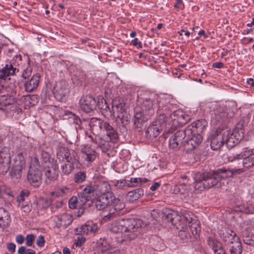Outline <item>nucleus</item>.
<instances>
[{"mask_svg": "<svg viewBox=\"0 0 254 254\" xmlns=\"http://www.w3.org/2000/svg\"><path fill=\"white\" fill-rule=\"evenodd\" d=\"M187 228V230H183V229H181L178 234L179 237L180 238L181 240L183 241V242L186 243L188 242H194L195 239H193V237L191 235V234L188 231V228Z\"/></svg>", "mask_w": 254, "mask_h": 254, "instance_id": "obj_42", "label": "nucleus"}, {"mask_svg": "<svg viewBox=\"0 0 254 254\" xmlns=\"http://www.w3.org/2000/svg\"><path fill=\"white\" fill-rule=\"evenodd\" d=\"M15 245L13 243H9L7 244V249L11 253H14L15 251Z\"/></svg>", "mask_w": 254, "mask_h": 254, "instance_id": "obj_59", "label": "nucleus"}, {"mask_svg": "<svg viewBox=\"0 0 254 254\" xmlns=\"http://www.w3.org/2000/svg\"><path fill=\"white\" fill-rule=\"evenodd\" d=\"M189 133L187 128L177 130L170 137L169 141V148L172 149H180L184 148L185 141L184 140L187 137V134Z\"/></svg>", "mask_w": 254, "mask_h": 254, "instance_id": "obj_10", "label": "nucleus"}, {"mask_svg": "<svg viewBox=\"0 0 254 254\" xmlns=\"http://www.w3.org/2000/svg\"><path fill=\"white\" fill-rule=\"evenodd\" d=\"M160 96L149 92H144L137 96V101L140 105L141 111L151 116L154 113V109L159 102Z\"/></svg>", "mask_w": 254, "mask_h": 254, "instance_id": "obj_5", "label": "nucleus"}, {"mask_svg": "<svg viewBox=\"0 0 254 254\" xmlns=\"http://www.w3.org/2000/svg\"><path fill=\"white\" fill-rule=\"evenodd\" d=\"M98 228L96 224H93L92 225H89V233H95L98 231Z\"/></svg>", "mask_w": 254, "mask_h": 254, "instance_id": "obj_61", "label": "nucleus"}, {"mask_svg": "<svg viewBox=\"0 0 254 254\" xmlns=\"http://www.w3.org/2000/svg\"><path fill=\"white\" fill-rule=\"evenodd\" d=\"M244 154V149L239 154H229L227 157L228 161L231 162H236L237 165V167L239 168H241V167H238V163H242V160H243L245 157Z\"/></svg>", "mask_w": 254, "mask_h": 254, "instance_id": "obj_41", "label": "nucleus"}, {"mask_svg": "<svg viewBox=\"0 0 254 254\" xmlns=\"http://www.w3.org/2000/svg\"><path fill=\"white\" fill-rule=\"evenodd\" d=\"M224 132L228 133L225 137V144L228 148H233L237 145L243 138V135L241 132L239 133L233 131L232 132L229 130H224Z\"/></svg>", "mask_w": 254, "mask_h": 254, "instance_id": "obj_23", "label": "nucleus"}, {"mask_svg": "<svg viewBox=\"0 0 254 254\" xmlns=\"http://www.w3.org/2000/svg\"><path fill=\"white\" fill-rule=\"evenodd\" d=\"M164 216L168 222H171L175 226L177 229H180V221L179 217L176 215V212L172 210H166L164 213Z\"/></svg>", "mask_w": 254, "mask_h": 254, "instance_id": "obj_33", "label": "nucleus"}, {"mask_svg": "<svg viewBox=\"0 0 254 254\" xmlns=\"http://www.w3.org/2000/svg\"><path fill=\"white\" fill-rule=\"evenodd\" d=\"M235 112L231 108H219L214 111L211 118V122L218 125L227 123L232 120Z\"/></svg>", "mask_w": 254, "mask_h": 254, "instance_id": "obj_8", "label": "nucleus"}, {"mask_svg": "<svg viewBox=\"0 0 254 254\" xmlns=\"http://www.w3.org/2000/svg\"><path fill=\"white\" fill-rule=\"evenodd\" d=\"M219 235L227 247L240 240L237 234L228 228H223L219 230Z\"/></svg>", "mask_w": 254, "mask_h": 254, "instance_id": "obj_16", "label": "nucleus"}, {"mask_svg": "<svg viewBox=\"0 0 254 254\" xmlns=\"http://www.w3.org/2000/svg\"><path fill=\"white\" fill-rule=\"evenodd\" d=\"M85 241V239L79 237L77 238V242L75 243L77 246L81 247Z\"/></svg>", "mask_w": 254, "mask_h": 254, "instance_id": "obj_64", "label": "nucleus"}, {"mask_svg": "<svg viewBox=\"0 0 254 254\" xmlns=\"http://www.w3.org/2000/svg\"><path fill=\"white\" fill-rule=\"evenodd\" d=\"M77 231H79V234H88L89 233V225L85 224L78 228H77Z\"/></svg>", "mask_w": 254, "mask_h": 254, "instance_id": "obj_55", "label": "nucleus"}, {"mask_svg": "<svg viewBox=\"0 0 254 254\" xmlns=\"http://www.w3.org/2000/svg\"><path fill=\"white\" fill-rule=\"evenodd\" d=\"M89 126L91 132L95 136H88L94 143H98L97 137L102 134L106 135L105 138L108 141L116 143L119 140V134L117 130L110 123L100 119L92 118L89 122Z\"/></svg>", "mask_w": 254, "mask_h": 254, "instance_id": "obj_3", "label": "nucleus"}, {"mask_svg": "<svg viewBox=\"0 0 254 254\" xmlns=\"http://www.w3.org/2000/svg\"><path fill=\"white\" fill-rule=\"evenodd\" d=\"M144 194V190L143 188H140L129 191L127 195V199L129 202H133L138 200Z\"/></svg>", "mask_w": 254, "mask_h": 254, "instance_id": "obj_34", "label": "nucleus"}, {"mask_svg": "<svg viewBox=\"0 0 254 254\" xmlns=\"http://www.w3.org/2000/svg\"><path fill=\"white\" fill-rule=\"evenodd\" d=\"M41 157L43 163H47V162H50L52 161V159L51 158L50 154L44 150L41 151Z\"/></svg>", "mask_w": 254, "mask_h": 254, "instance_id": "obj_54", "label": "nucleus"}, {"mask_svg": "<svg viewBox=\"0 0 254 254\" xmlns=\"http://www.w3.org/2000/svg\"><path fill=\"white\" fill-rule=\"evenodd\" d=\"M85 204H83L80 200L79 201L78 198L75 196L71 197L68 201L69 207L71 209H75L77 207L81 208Z\"/></svg>", "mask_w": 254, "mask_h": 254, "instance_id": "obj_51", "label": "nucleus"}, {"mask_svg": "<svg viewBox=\"0 0 254 254\" xmlns=\"http://www.w3.org/2000/svg\"><path fill=\"white\" fill-rule=\"evenodd\" d=\"M76 162H67V163H64L63 165H61L62 175L66 176L69 175L73 170L74 164Z\"/></svg>", "mask_w": 254, "mask_h": 254, "instance_id": "obj_44", "label": "nucleus"}, {"mask_svg": "<svg viewBox=\"0 0 254 254\" xmlns=\"http://www.w3.org/2000/svg\"><path fill=\"white\" fill-rule=\"evenodd\" d=\"M170 119L171 125L168 124V130L175 129L178 126L185 125L190 120V116L181 110H177L175 114H170Z\"/></svg>", "mask_w": 254, "mask_h": 254, "instance_id": "obj_9", "label": "nucleus"}, {"mask_svg": "<svg viewBox=\"0 0 254 254\" xmlns=\"http://www.w3.org/2000/svg\"><path fill=\"white\" fill-rule=\"evenodd\" d=\"M35 238V236L33 234L27 235L25 238L26 245L29 247L32 246Z\"/></svg>", "mask_w": 254, "mask_h": 254, "instance_id": "obj_57", "label": "nucleus"}, {"mask_svg": "<svg viewBox=\"0 0 254 254\" xmlns=\"http://www.w3.org/2000/svg\"><path fill=\"white\" fill-rule=\"evenodd\" d=\"M42 175L41 171L29 170L27 176L28 182L34 188H39L42 184Z\"/></svg>", "mask_w": 254, "mask_h": 254, "instance_id": "obj_26", "label": "nucleus"}, {"mask_svg": "<svg viewBox=\"0 0 254 254\" xmlns=\"http://www.w3.org/2000/svg\"><path fill=\"white\" fill-rule=\"evenodd\" d=\"M150 117V114H147L142 111L137 112L133 118L135 127L142 128Z\"/></svg>", "mask_w": 254, "mask_h": 254, "instance_id": "obj_27", "label": "nucleus"}, {"mask_svg": "<svg viewBox=\"0 0 254 254\" xmlns=\"http://www.w3.org/2000/svg\"><path fill=\"white\" fill-rule=\"evenodd\" d=\"M207 242L208 246L213 250L214 253L223 246L220 242L211 237L208 238Z\"/></svg>", "mask_w": 254, "mask_h": 254, "instance_id": "obj_45", "label": "nucleus"}, {"mask_svg": "<svg viewBox=\"0 0 254 254\" xmlns=\"http://www.w3.org/2000/svg\"><path fill=\"white\" fill-rule=\"evenodd\" d=\"M241 237L246 244L254 246V234L250 232L247 229L242 232Z\"/></svg>", "mask_w": 254, "mask_h": 254, "instance_id": "obj_38", "label": "nucleus"}, {"mask_svg": "<svg viewBox=\"0 0 254 254\" xmlns=\"http://www.w3.org/2000/svg\"><path fill=\"white\" fill-rule=\"evenodd\" d=\"M97 107L99 109L105 111L106 112L111 111L109 108V105L107 104V101L103 98L99 97L97 100Z\"/></svg>", "mask_w": 254, "mask_h": 254, "instance_id": "obj_49", "label": "nucleus"}, {"mask_svg": "<svg viewBox=\"0 0 254 254\" xmlns=\"http://www.w3.org/2000/svg\"><path fill=\"white\" fill-rule=\"evenodd\" d=\"M11 222L9 212L4 208L0 207V227L5 228L9 225Z\"/></svg>", "mask_w": 254, "mask_h": 254, "instance_id": "obj_32", "label": "nucleus"}, {"mask_svg": "<svg viewBox=\"0 0 254 254\" xmlns=\"http://www.w3.org/2000/svg\"><path fill=\"white\" fill-rule=\"evenodd\" d=\"M189 229L191 231V235L193 239L195 241L197 240L199 238V233L200 232V225L198 222L194 221V222L189 224Z\"/></svg>", "mask_w": 254, "mask_h": 254, "instance_id": "obj_37", "label": "nucleus"}, {"mask_svg": "<svg viewBox=\"0 0 254 254\" xmlns=\"http://www.w3.org/2000/svg\"><path fill=\"white\" fill-rule=\"evenodd\" d=\"M228 133L224 132V130L221 131L216 130L211 135L210 146L212 149L217 150L221 148L225 143V137Z\"/></svg>", "mask_w": 254, "mask_h": 254, "instance_id": "obj_18", "label": "nucleus"}, {"mask_svg": "<svg viewBox=\"0 0 254 254\" xmlns=\"http://www.w3.org/2000/svg\"><path fill=\"white\" fill-rule=\"evenodd\" d=\"M224 66V64L222 62H215L212 64V67L213 68H222Z\"/></svg>", "mask_w": 254, "mask_h": 254, "instance_id": "obj_60", "label": "nucleus"}, {"mask_svg": "<svg viewBox=\"0 0 254 254\" xmlns=\"http://www.w3.org/2000/svg\"><path fill=\"white\" fill-rule=\"evenodd\" d=\"M15 240H16V242L18 244H22L24 242V238L21 235H18L16 236Z\"/></svg>", "mask_w": 254, "mask_h": 254, "instance_id": "obj_62", "label": "nucleus"}, {"mask_svg": "<svg viewBox=\"0 0 254 254\" xmlns=\"http://www.w3.org/2000/svg\"><path fill=\"white\" fill-rule=\"evenodd\" d=\"M95 189L91 185H87L84 188L82 192L78 193L79 200L83 204H86L89 201L93 199Z\"/></svg>", "mask_w": 254, "mask_h": 254, "instance_id": "obj_29", "label": "nucleus"}, {"mask_svg": "<svg viewBox=\"0 0 254 254\" xmlns=\"http://www.w3.org/2000/svg\"><path fill=\"white\" fill-rule=\"evenodd\" d=\"M100 249L102 254H112V249L107 241L104 240L100 244Z\"/></svg>", "mask_w": 254, "mask_h": 254, "instance_id": "obj_50", "label": "nucleus"}, {"mask_svg": "<svg viewBox=\"0 0 254 254\" xmlns=\"http://www.w3.org/2000/svg\"><path fill=\"white\" fill-rule=\"evenodd\" d=\"M245 157L242 163H238V167H244V169H250L254 167V147H246L244 148Z\"/></svg>", "mask_w": 254, "mask_h": 254, "instance_id": "obj_20", "label": "nucleus"}, {"mask_svg": "<svg viewBox=\"0 0 254 254\" xmlns=\"http://www.w3.org/2000/svg\"><path fill=\"white\" fill-rule=\"evenodd\" d=\"M144 223L137 218L123 219L116 222L111 230L115 233H124V237L128 240H134L141 233Z\"/></svg>", "mask_w": 254, "mask_h": 254, "instance_id": "obj_2", "label": "nucleus"}, {"mask_svg": "<svg viewBox=\"0 0 254 254\" xmlns=\"http://www.w3.org/2000/svg\"><path fill=\"white\" fill-rule=\"evenodd\" d=\"M65 115L68 116L69 119H72L73 123L78 125L80 128H82L83 122L87 121L86 120H83L82 121L78 116L69 111H66Z\"/></svg>", "mask_w": 254, "mask_h": 254, "instance_id": "obj_47", "label": "nucleus"}, {"mask_svg": "<svg viewBox=\"0 0 254 254\" xmlns=\"http://www.w3.org/2000/svg\"><path fill=\"white\" fill-rule=\"evenodd\" d=\"M186 190V186L184 185V183H183L176 185L174 187V191L175 193L184 194Z\"/></svg>", "mask_w": 254, "mask_h": 254, "instance_id": "obj_53", "label": "nucleus"}, {"mask_svg": "<svg viewBox=\"0 0 254 254\" xmlns=\"http://www.w3.org/2000/svg\"><path fill=\"white\" fill-rule=\"evenodd\" d=\"M202 141V136L201 134L187 133L185 144H184V149L187 152L192 151L199 146Z\"/></svg>", "mask_w": 254, "mask_h": 254, "instance_id": "obj_14", "label": "nucleus"}, {"mask_svg": "<svg viewBox=\"0 0 254 254\" xmlns=\"http://www.w3.org/2000/svg\"><path fill=\"white\" fill-rule=\"evenodd\" d=\"M247 124L248 121L247 119H241L236 124L235 128L233 131H236V132L238 133L241 132L243 136H244V127L247 125Z\"/></svg>", "mask_w": 254, "mask_h": 254, "instance_id": "obj_46", "label": "nucleus"}, {"mask_svg": "<svg viewBox=\"0 0 254 254\" xmlns=\"http://www.w3.org/2000/svg\"><path fill=\"white\" fill-rule=\"evenodd\" d=\"M137 41H138V39L135 38L131 41V43L132 44V45H133L134 46H138V47L139 48H142V43L141 42H138Z\"/></svg>", "mask_w": 254, "mask_h": 254, "instance_id": "obj_63", "label": "nucleus"}, {"mask_svg": "<svg viewBox=\"0 0 254 254\" xmlns=\"http://www.w3.org/2000/svg\"><path fill=\"white\" fill-rule=\"evenodd\" d=\"M81 157L84 161L92 162L96 159L97 153L95 150L88 146H83L81 150Z\"/></svg>", "mask_w": 254, "mask_h": 254, "instance_id": "obj_30", "label": "nucleus"}, {"mask_svg": "<svg viewBox=\"0 0 254 254\" xmlns=\"http://www.w3.org/2000/svg\"><path fill=\"white\" fill-rule=\"evenodd\" d=\"M59 166L57 161L52 158L51 167H45L44 169L45 176L50 181L57 180L59 175Z\"/></svg>", "mask_w": 254, "mask_h": 254, "instance_id": "obj_25", "label": "nucleus"}, {"mask_svg": "<svg viewBox=\"0 0 254 254\" xmlns=\"http://www.w3.org/2000/svg\"><path fill=\"white\" fill-rule=\"evenodd\" d=\"M168 123L165 122L164 116H158L147 127L145 131V136L148 139H153L158 136L164 128L166 132L170 131V130H168Z\"/></svg>", "mask_w": 254, "mask_h": 254, "instance_id": "obj_6", "label": "nucleus"}, {"mask_svg": "<svg viewBox=\"0 0 254 254\" xmlns=\"http://www.w3.org/2000/svg\"><path fill=\"white\" fill-rule=\"evenodd\" d=\"M40 75L39 73L34 74L30 79L24 82L25 90L27 92H31L36 89L39 83Z\"/></svg>", "mask_w": 254, "mask_h": 254, "instance_id": "obj_31", "label": "nucleus"}, {"mask_svg": "<svg viewBox=\"0 0 254 254\" xmlns=\"http://www.w3.org/2000/svg\"><path fill=\"white\" fill-rule=\"evenodd\" d=\"M112 105V111L111 112H112V114L115 117L117 115L126 112V105L124 99L121 97H116L113 99Z\"/></svg>", "mask_w": 254, "mask_h": 254, "instance_id": "obj_28", "label": "nucleus"}, {"mask_svg": "<svg viewBox=\"0 0 254 254\" xmlns=\"http://www.w3.org/2000/svg\"><path fill=\"white\" fill-rule=\"evenodd\" d=\"M57 158L60 161L65 160L66 162H77L78 160L76 152L65 147L59 148L57 152Z\"/></svg>", "mask_w": 254, "mask_h": 254, "instance_id": "obj_17", "label": "nucleus"}, {"mask_svg": "<svg viewBox=\"0 0 254 254\" xmlns=\"http://www.w3.org/2000/svg\"><path fill=\"white\" fill-rule=\"evenodd\" d=\"M87 178L86 173L84 171H78L74 174L73 181L76 184L84 182Z\"/></svg>", "mask_w": 254, "mask_h": 254, "instance_id": "obj_48", "label": "nucleus"}, {"mask_svg": "<svg viewBox=\"0 0 254 254\" xmlns=\"http://www.w3.org/2000/svg\"><path fill=\"white\" fill-rule=\"evenodd\" d=\"M69 91L67 82L65 80H61L55 84L53 93L58 101H62L65 99Z\"/></svg>", "mask_w": 254, "mask_h": 254, "instance_id": "obj_13", "label": "nucleus"}, {"mask_svg": "<svg viewBox=\"0 0 254 254\" xmlns=\"http://www.w3.org/2000/svg\"><path fill=\"white\" fill-rule=\"evenodd\" d=\"M207 123L205 120L201 119L193 122L189 125L187 127V131L189 133H193L195 134H201L205 130Z\"/></svg>", "mask_w": 254, "mask_h": 254, "instance_id": "obj_24", "label": "nucleus"}, {"mask_svg": "<svg viewBox=\"0 0 254 254\" xmlns=\"http://www.w3.org/2000/svg\"><path fill=\"white\" fill-rule=\"evenodd\" d=\"M194 189L200 191L216 185L219 181L216 171L197 173L194 177Z\"/></svg>", "mask_w": 254, "mask_h": 254, "instance_id": "obj_4", "label": "nucleus"}, {"mask_svg": "<svg viewBox=\"0 0 254 254\" xmlns=\"http://www.w3.org/2000/svg\"><path fill=\"white\" fill-rule=\"evenodd\" d=\"M25 156L23 153L20 152L16 155L13 159L10 175L16 179L21 177L22 170L25 166Z\"/></svg>", "mask_w": 254, "mask_h": 254, "instance_id": "obj_11", "label": "nucleus"}, {"mask_svg": "<svg viewBox=\"0 0 254 254\" xmlns=\"http://www.w3.org/2000/svg\"><path fill=\"white\" fill-rule=\"evenodd\" d=\"M14 103V98L8 94L0 96V109H3V107L11 105Z\"/></svg>", "mask_w": 254, "mask_h": 254, "instance_id": "obj_40", "label": "nucleus"}, {"mask_svg": "<svg viewBox=\"0 0 254 254\" xmlns=\"http://www.w3.org/2000/svg\"><path fill=\"white\" fill-rule=\"evenodd\" d=\"M27 61L28 63L26 65V66L23 69V71L21 75V77L25 80L30 77L32 72V68L30 64L29 58L27 59Z\"/></svg>", "mask_w": 254, "mask_h": 254, "instance_id": "obj_52", "label": "nucleus"}, {"mask_svg": "<svg viewBox=\"0 0 254 254\" xmlns=\"http://www.w3.org/2000/svg\"><path fill=\"white\" fill-rule=\"evenodd\" d=\"M45 242L44 237L43 235L39 236L36 241L37 245L39 247H42L44 246Z\"/></svg>", "mask_w": 254, "mask_h": 254, "instance_id": "obj_58", "label": "nucleus"}, {"mask_svg": "<svg viewBox=\"0 0 254 254\" xmlns=\"http://www.w3.org/2000/svg\"><path fill=\"white\" fill-rule=\"evenodd\" d=\"M29 170L33 171H40L42 172V166L40 164L38 158L35 155H33L30 158Z\"/></svg>", "mask_w": 254, "mask_h": 254, "instance_id": "obj_43", "label": "nucleus"}, {"mask_svg": "<svg viewBox=\"0 0 254 254\" xmlns=\"http://www.w3.org/2000/svg\"><path fill=\"white\" fill-rule=\"evenodd\" d=\"M244 168L231 169L223 167L217 169L216 171L219 181L221 179L233 177L235 175L240 174L245 171Z\"/></svg>", "mask_w": 254, "mask_h": 254, "instance_id": "obj_21", "label": "nucleus"}, {"mask_svg": "<svg viewBox=\"0 0 254 254\" xmlns=\"http://www.w3.org/2000/svg\"><path fill=\"white\" fill-rule=\"evenodd\" d=\"M182 214L183 216H181L180 220L184 221V224L182 225L180 222V229H186L187 227V223L190 224L191 223L194 221L195 220L193 219L194 214L192 212L189 211L188 210H185Z\"/></svg>", "mask_w": 254, "mask_h": 254, "instance_id": "obj_35", "label": "nucleus"}, {"mask_svg": "<svg viewBox=\"0 0 254 254\" xmlns=\"http://www.w3.org/2000/svg\"><path fill=\"white\" fill-rule=\"evenodd\" d=\"M157 114L158 116L163 115L165 122L167 123V116L170 117V114H175L177 111V106L176 104L173 103L169 98H161L159 100L158 104Z\"/></svg>", "mask_w": 254, "mask_h": 254, "instance_id": "obj_7", "label": "nucleus"}, {"mask_svg": "<svg viewBox=\"0 0 254 254\" xmlns=\"http://www.w3.org/2000/svg\"><path fill=\"white\" fill-rule=\"evenodd\" d=\"M116 116L121 120L123 133H127V127L126 126L130 123V116L126 112H125L117 115Z\"/></svg>", "mask_w": 254, "mask_h": 254, "instance_id": "obj_36", "label": "nucleus"}, {"mask_svg": "<svg viewBox=\"0 0 254 254\" xmlns=\"http://www.w3.org/2000/svg\"><path fill=\"white\" fill-rule=\"evenodd\" d=\"M81 109L84 112L89 113L96 110L97 100L92 95H88L83 96L80 100Z\"/></svg>", "mask_w": 254, "mask_h": 254, "instance_id": "obj_19", "label": "nucleus"}, {"mask_svg": "<svg viewBox=\"0 0 254 254\" xmlns=\"http://www.w3.org/2000/svg\"><path fill=\"white\" fill-rule=\"evenodd\" d=\"M230 254H242L243 247L240 240L235 242L234 244L229 246L227 248Z\"/></svg>", "mask_w": 254, "mask_h": 254, "instance_id": "obj_39", "label": "nucleus"}, {"mask_svg": "<svg viewBox=\"0 0 254 254\" xmlns=\"http://www.w3.org/2000/svg\"><path fill=\"white\" fill-rule=\"evenodd\" d=\"M11 165L10 149L7 147L0 149V174L5 175L9 170Z\"/></svg>", "mask_w": 254, "mask_h": 254, "instance_id": "obj_12", "label": "nucleus"}, {"mask_svg": "<svg viewBox=\"0 0 254 254\" xmlns=\"http://www.w3.org/2000/svg\"><path fill=\"white\" fill-rule=\"evenodd\" d=\"M3 67L0 69V80H6L10 75H13L18 71L16 65L12 60L7 61Z\"/></svg>", "mask_w": 254, "mask_h": 254, "instance_id": "obj_22", "label": "nucleus"}, {"mask_svg": "<svg viewBox=\"0 0 254 254\" xmlns=\"http://www.w3.org/2000/svg\"><path fill=\"white\" fill-rule=\"evenodd\" d=\"M236 211L243 212L246 213H253L254 210L249 207H245L244 206H240L237 207L235 209Z\"/></svg>", "mask_w": 254, "mask_h": 254, "instance_id": "obj_56", "label": "nucleus"}, {"mask_svg": "<svg viewBox=\"0 0 254 254\" xmlns=\"http://www.w3.org/2000/svg\"><path fill=\"white\" fill-rule=\"evenodd\" d=\"M95 206L99 210L108 207L109 213L102 219V221L105 222L123 215L125 204L123 200L116 197L112 192L108 191L100 196L96 202Z\"/></svg>", "mask_w": 254, "mask_h": 254, "instance_id": "obj_1", "label": "nucleus"}, {"mask_svg": "<svg viewBox=\"0 0 254 254\" xmlns=\"http://www.w3.org/2000/svg\"><path fill=\"white\" fill-rule=\"evenodd\" d=\"M148 179L145 178H131L129 180H120L117 181L114 186L119 189H123L126 187H141V185L147 182Z\"/></svg>", "mask_w": 254, "mask_h": 254, "instance_id": "obj_15", "label": "nucleus"}]
</instances>
